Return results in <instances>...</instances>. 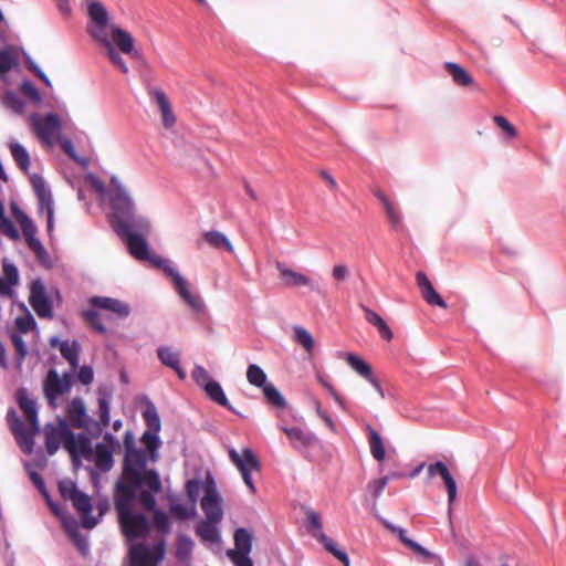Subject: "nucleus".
<instances>
[{
    "label": "nucleus",
    "mask_w": 566,
    "mask_h": 566,
    "mask_svg": "<svg viewBox=\"0 0 566 566\" xmlns=\"http://www.w3.org/2000/svg\"><path fill=\"white\" fill-rule=\"evenodd\" d=\"M163 491H150L144 484H115L114 505L118 513V522L124 535L130 539L145 536L149 523L144 514H134L132 505L137 500L144 510H154L156 495Z\"/></svg>",
    "instance_id": "obj_1"
},
{
    "label": "nucleus",
    "mask_w": 566,
    "mask_h": 566,
    "mask_svg": "<svg viewBox=\"0 0 566 566\" xmlns=\"http://www.w3.org/2000/svg\"><path fill=\"white\" fill-rule=\"evenodd\" d=\"M125 458L120 478L116 484H144L150 491H163V483L158 472L147 468L144 451L135 448V439L130 431L124 437Z\"/></svg>",
    "instance_id": "obj_2"
},
{
    "label": "nucleus",
    "mask_w": 566,
    "mask_h": 566,
    "mask_svg": "<svg viewBox=\"0 0 566 566\" xmlns=\"http://www.w3.org/2000/svg\"><path fill=\"white\" fill-rule=\"evenodd\" d=\"M87 14L92 21V24L88 27V34L101 45H103L106 50V56L112 62V64L120 70L124 74L128 73V66L125 63L124 59L120 56L119 52L116 50L114 44L106 35V28L108 25V12L102 2L93 0L87 4Z\"/></svg>",
    "instance_id": "obj_3"
},
{
    "label": "nucleus",
    "mask_w": 566,
    "mask_h": 566,
    "mask_svg": "<svg viewBox=\"0 0 566 566\" xmlns=\"http://www.w3.org/2000/svg\"><path fill=\"white\" fill-rule=\"evenodd\" d=\"M111 184L113 190L111 192V207L113 211L112 226L115 232H126L127 228H138L148 230L149 224L145 220H135L134 217V202L128 196L123 186L119 185L115 177L112 178Z\"/></svg>",
    "instance_id": "obj_4"
},
{
    "label": "nucleus",
    "mask_w": 566,
    "mask_h": 566,
    "mask_svg": "<svg viewBox=\"0 0 566 566\" xmlns=\"http://www.w3.org/2000/svg\"><path fill=\"white\" fill-rule=\"evenodd\" d=\"M144 261H149L155 268L164 271V273L171 280L179 296L192 311L201 312L203 310L201 298L189 291L188 282L179 274L168 260L149 253V258Z\"/></svg>",
    "instance_id": "obj_5"
},
{
    "label": "nucleus",
    "mask_w": 566,
    "mask_h": 566,
    "mask_svg": "<svg viewBox=\"0 0 566 566\" xmlns=\"http://www.w3.org/2000/svg\"><path fill=\"white\" fill-rule=\"evenodd\" d=\"M228 453L232 463L240 471L245 485L249 488L251 493H255L256 489L252 481L251 472H258L261 470V462L258 455L249 448L242 449L241 452L231 448Z\"/></svg>",
    "instance_id": "obj_6"
},
{
    "label": "nucleus",
    "mask_w": 566,
    "mask_h": 566,
    "mask_svg": "<svg viewBox=\"0 0 566 566\" xmlns=\"http://www.w3.org/2000/svg\"><path fill=\"white\" fill-rule=\"evenodd\" d=\"M45 449L50 455H53L63 444L65 449H71L73 443V431L65 419L60 418L57 423H46L44 427Z\"/></svg>",
    "instance_id": "obj_7"
},
{
    "label": "nucleus",
    "mask_w": 566,
    "mask_h": 566,
    "mask_svg": "<svg viewBox=\"0 0 566 566\" xmlns=\"http://www.w3.org/2000/svg\"><path fill=\"white\" fill-rule=\"evenodd\" d=\"M8 421L20 449L25 454H31L34 447V437L40 432L39 423L30 424V428H27L14 411L8 412Z\"/></svg>",
    "instance_id": "obj_8"
},
{
    "label": "nucleus",
    "mask_w": 566,
    "mask_h": 566,
    "mask_svg": "<svg viewBox=\"0 0 566 566\" xmlns=\"http://www.w3.org/2000/svg\"><path fill=\"white\" fill-rule=\"evenodd\" d=\"M72 375L64 374L62 377L55 369H50L43 382V391L48 402L55 407L57 397L70 391L72 387Z\"/></svg>",
    "instance_id": "obj_9"
},
{
    "label": "nucleus",
    "mask_w": 566,
    "mask_h": 566,
    "mask_svg": "<svg viewBox=\"0 0 566 566\" xmlns=\"http://www.w3.org/2000/svg\"><path fill=\"white\" fill-rule=\"evenodd\" d=\"M32 188L39 201V211L46 212L48 231L51 232L53 229V200L51 191L46 188L44 179L34 175L31 178Z\"/></svg>",
    "instance_id": "obj_10"
},
{
    "label": "nucleus",
    "mask_w": 566,
    "mask_h": 566,
    "mask_svg": "<svg viewBox=\"0 0 566 566\" xmlns=\"http://www.w3.org/2000/svg\"><path fill=\"white\" fill-rule=\"evenodd\" d=\"M427 474L428 479H432L436 475L440 476L447 493H448V506H449V513L452 511V505L454 501L457 500L458 494V486L454 478L452 476L449 468L447 464L442 461H437L434 463H430L427 465Z\"/></svg>",
    "instance_id": "obj_11"
},
{
    "label": "nucleus",
    "mask_w": 566,
    "mask_h": 566,
    "mask_svg": "<svg viewBox=\"0 0 566 566\" xmlns=\"http://www.w3.org/2000/svg\"><path fill=\"white\" fill-rule=\"evenodd\" d=\"M29 303L40 318H52L53 308L40 280L33 281L30 289Z\"/></svg>",
    "instance_id": "obj_12"
},
{
    "label": "nucleus",
    "mask_w": 566,
    "mask_h": 566,
    "mask_svg": "<svg viewBox=\"0 0 566 566\" xmlns=\"http://www.w3.org/2000/svg\"><path fill=\"white\" fill-rule=\"evenodd\" d=\"M32 126L38 138L50 145L60 130L61 124L56 115L48 114L45 116H33Z\"/></svg>",
    "instance_id": "obj_13"
},
{
    "label": "nucleus",
    "mask_w": 566,
    "mask_h": 566,
    "mask_svg": "<svg viewBox=\"0 0 566 566\" xmlns=\"http://www.w3.org/2000/svg\"><path fill=\"white\" fill-rule=\"evenodd\" d=\"M360 428L367 434L369 451L374 460L379 463V470H384V461L386 459V449L384 439L380 433L365 419L359 421Z\"/></svg>",
    "instance_id": "obj_14"
},
{
    "label": "nucleus",
    "mask_w": 566,
    "mask_h": 566,
    "mask_svg": "<svg viewBox=\"0 0 566 566\" xmlns=\"http://www.w3.org/2000/svg\"><path fill=\"white\" fill-rule=\"evenodd\" d=\"M90 303L99 310H104L109 312L108 315L113 318H124L129 315V306L116 298L104 297V296H94L90 300Z\"/></svg>",
    "instance_id": "obj_15"
},
{
    "label": "nucleus",
    "mask_w": 566,
    "mask_h": 566,
    "mask_svg": "<svg viewBox=\"0 0 566 566\" xmlns=\"http://www.w3.org/2000/svg\"><path fill=\"white\" fill-rule=\"evenodd\" d=\"M134 228H127L126 232H116L125 239L129 253L137 260L149 258V250L144 237L133 232Z\"/></svg>",
    "instance_id": "obj_16"
},
{
    "label": "nucleus",
    "mask_w": 566,
    "mask_h": 566,
    "mask_svg": "<svg viewBox=\"0 0 566 566\" xmlns=\"http://www.w3.org/2000/svg\"><path fill=\"white\" fill-rule=\"evenodd\" d=\"M71 502L74 509L82 515L83 527L93 528L97 522L91 516L92 503L90 496L80 490H73Z\"/></svg>",
    "instance_id": "obj_17"
},
{
    "label": "nucleus",
    "mask_w": 566,
    "mask_h": 566,
    "mask_svg": "<svg viewBox=\"0 0 566 566\" xmlns=\"http://www.w3.org/2000/svg\"><path fill=\"white\" fill-rule=\"evenodd\" d=\"M111 42L122 53L129 54L135 59H140L142 53L135 49L134 38L124 29L119 27H112V40Z\"/></svg>",
    "instance_id": "obj_18"
},
{
    "label": "nucleus",
    "mask_w": 566,
    "mask_h": 566,
    "mask_svg": "<svg viewBox=\"0 0 566 566\" xmlns=\"http://www.w3.org/2000/svg\"><path fill=\"white\" fill-rule=\"evenodd\" d=\"M66 417L70 423L77 429H86L88 426V416L81 398H73L66 407Z\"/></svg>",
    "instance_id": "obj_19"
},
{
    "label": "nucleus",
    "mask_w": 566,
    "mask_h": 566,
    "mask_svg": "<svg viewBox=\"0 0 566 566\" xmlns=\"http://www.w3.org/2000/svg\"><path fill=\"white\" fill-rule=\"evenodd\" d=\"M149 95L153 101L157 104L160 113H161V120L165 128L169 129L171 128L176 123V116L172 112L170 102L161 90L151 88L149 91Z\"/></svg>",
    "instance_id": "obj_20"
},
{
    "label": "nucleus",
    "mask_w": 566,
    "mask_h": 566,
    "mask_svg": "<svg viewBox=\"0 0 566 566\" xmlns=\"http://www.w3.org/2000/svg\"><path fill=\"white\" fill-rule=\"evenodd\" d=\"M416 281L424 301L430 305H436L442 308H447L446 301L434 290L432 283L423 272L416 274Z\"/></svg>",
    "instance_id": "obj_21"
},
{
    "label": "nucleus",
    "mask_w": 566,
    "mask_h": 566,
    "mask_svg": "<svg viewBox=\"0 0 566 566\" xmlns=\"http://www.w3.org/2000/svg\"><path fill=\"white\" fill-rule=\"evenodd\" d=\"M201 509L206 520L212 523H220L223 517L221 499L214 491H208L201 500Z\"/></svg>",
    "instance_id": "obj_22"
},
{
    "label": "nucleus",
    "mask_w": 566,
    "mask_h": 566,
    "mask_svg": "<svg viewBox=\"0 0 566 566\" xmlns=\"http://www.w3.org/2000/svg\"><path fill=\"white\" fill-rule=\"evenodd\" d=\"M283 431L289 437L291 444L297 450H303L318 442L314 434L306 432L298 427L283 428Z\"/></svg>",
    "instance_id": "obj_23"
},
{
    "label": "nucleus",
    "mask_w": 566,
    "mask_h": 566,
    "mask_svg": "<svg viewBox=\"0 0 566 566\" xmlns=\"http://www.w3.org/2000/svg\"><path fill=\"white\" fill-rule=\"evenodd\" d=\"M65 450L70 453L74 463L78 461L80 457L87 459L92 455L91 440L85 433H80L78 436L73 433V443L71 449Z\"/></svg>",
    "instance_id": "obj_24"
},
{
    "label": "nucleus",
    "mask_w": 566,
    "mask_h": 566,
    "mask_svg": "<svg viewBox=\"0 0 566 566\" xmlns=\"http://www.w3.org/2000/svg\"><path fill=\"white\" fill-rule=\"evenodd\" d=\"M202 241L208 243L216 250H226L229 253H233L234 249L229 239L219 231H207L202 234V239L197 240V248L200 249Z\"/></svg>",
    "instance_id": "obj_25"
},
{
    "label": "nucleus",
    "mask_w": 566,
    "mask_h": 566,
    "mask_svg": "<svg viewBox=\"0 0 566 566\" xmlns=\"http://www.w3.org/2000/svg\"><path fill=\"white\" fill-rule=\"evenodd\" d=\"M130 566H157L155 556L149 552L146 545L137 544L129 551Z\"/></svg>",
    "instance_id": "obj_26"
},
{
    "label": "nucleus",
    "mask_w": 566,
    "mask_h": 566,
    "mask_svg": "<svg viewBox=\"0 0 566 566\" xmlns=\"http://www.w3.org/2000/svg\"><path fill=\"white\" fill-rule=\"evenodd\" d=\"M17 401L20 409L23 411L30 424L39 423L38 409L35 401L29 397L25 389H19L17 392Z\"/></svg>",
    "instance_id": "obj_27"
},
{
    "label": "nucleus",
    "mask_w": 566,
    "mask_h": 566,
    "mask_svg": "<svg viewBox=\"0 0 566 566\" xmlns=\"http://www.w3.org/2000/svg\"><path fill=\"white\" fill-rule=\"evenodd\" d=\"M356 374L363 377L366 381H368L375 390L378 392L381 399L385 398V392L381 387V384L377 376L375 375L371 366L366 363L364 359L356 356Z\"/></svg>",
    "instance_id": "obj_28"
},
{
    "label": "nucleus",
    "mask_w": 566,
    "mask_h": 566,
    "mask_svg": "<svg viewBox=\"0 0 566 566\" xmlns=\"http://www.w3.org/2000/svg\"><path fill=\"white\" fill-rule=\"evenodd\" d=\"M361 308L365 313V319L377 328L380 337L384 340L390 342L394 338V333L388 326V324L384 321V318L379 314L367 308L364 305H361Z\"/></svg>",
    "instance_id": "obj_29"
},
{
    "label": "nucleus",
    "mask_w": 566,
    "mask_h": 566,
    "mask_svg": "<svg viewBox=\"0 0 566 566\" xmlns=\"http://www.w3.org/2000/svg\"><path fill=\"white\" fill-rule=\"evenodd\" d=\"M405 475V472H390L380 479L370 481L367 485V493L370 495L373 504L375 505L376 500L380 496L389 481L403 478Z\"/></svg>",
    "instance_id": "obj_30"
},
{
    "label": "nucleus",
    "mask_w": 566,
    "mask_h": 566,
    "mask_svg": "<svg viewBox=\"0 0 566 566\" xmlns=\"http://www.w3.org/2000/svg\"><path fill=\"white\" fill-rule=\"evenodd\" d=\"M443 66L446 71L451 75L452 81L455 85L469 86L473 84V77L460 64L454 62H446Z\"/></svg>",
    "instance_id": "obj_31"
},
{
    "label": "nucleus",
    "mask_w": 566,
    "mask_h": 566,
    "mask_svg": "<svg viewBox=\"0 0 566 566\" xmlns=\"http://www.w3.org/2000/svg\"><path fill=\"white\" fill-rule=\"evenodd\" d=\"M157 354L164 365L172 368L180 379H185L186 373L179 365L180 358L178 353L171 350L169 347H159Z\"/></svg>",
    "instance_id": "obj_32"
},
{
    "label": "nucleus",
    "mask_w": 566,
    "mask_h": 566,
    "mask_svg": "<svg viewBox=\"0 0 566 566\" xmlns=\"http://www.w3.org/2000/svg\"><path fill=\"white\" fill-rule=\"evenodd\" d=\"M84 319L87 324L97 333L105 334L107 328L104 323H109L113 321L111 315L102 314L96 310H88L83 313Z\"/></svg>",
    "instance_id": "obj_33"
},
{
    "label": "nucleus",
    "mask_w": 566,
    "mask_h": 566,
    "mask_svg": "<svg viewBox=\"0 0 566 566\" xmlns=\"http://www.w3.org/2000/svg\"><path fill=\"white\" fill-rule=\"evenodd\" d=\"M281 277L287 286H304L310 284V279L302 273L285 268L282 263L276 265Z\"/></svg>",
    "instance_id": "obj_34"
},
{
    "label": "nucleus",
    "mask_w": 566,
    "mask_h": 566,
    "mask_svg": "<svg viewBox=\"0 0 566 566\" xmlns=\"http://www.w3.org/2000/svg\"><path fill=\"white\" fill-rule=\"evenodd\" d=\"M234 549H229L227 553H243L250 554L252 549V534L245 528H238L234 532Z\"/></svg>",
    "instance_id": "obj_35"
},
{
    "label": "nucleus",
    "mask_w": 566,
    "mask_h": 566,
    "mask_svg": "<svg viewBox=\"0 0 566 566\" xmlns=\"http://www.w3.org/2000/svg\"><path fill=\"white\" fill-rule=\"evenodd\" d=\"M217 523L210 521H201L196 526V534L207 543L216 544L220 541L219 531L216 527Z\"/></svg>",
    "instance_id": "obj_36"
},
{
    "label": "nucleus",
    "mask_w": 566,
    "mask_h": 566,
    "mask_svg": "<svg viewBox=\"0 0 566 566\" xmlns=\"http://www.w3.org/2000/svg\"><path fill=\"white\" fill-rule=\"evenodd\" d=\"M207 396L214 401L216 403L227 408L230 411H234L232 406L229 403L222 387L220 384L216 380L208 382L206 387L203 388Z\"/></svg>",
    "instance_id": "obj_37"
},
{
    "label": "nucleus",
    "mask_w": 566,
    "mask_h": 566,
    "mask_svg": "<svg viewBox=\"0 0 566 566\" xmlns=\"http://www.w3.org/2000/svg\"><path fill=\"white\" fill-rule=\"evenodd\" d=\"M60 353L64 359L67 360L72 369H76L78 366V354L80 345L77 342L64 340L60 344Z\"/></svg>",
    "instance_id": "obj_38"
},
{
    "label": "nucleus",
    "mask_w": 566,
    "mask_h": 566,
    "mask_svg": "<svg viewBox=\"0 0 566 566\" xmlns=\"http://www.w3.org/2000/svg\"><path fill=\"white\" fill-rule=\"evenodd\" d=\"M0 233L11 240L20 239V233L13 222L6 216V209L0 200Z\"/></svg>",
    "instance_id": "obj_39"
},
{
    "label": "nucleus",
    "mask_w": 566,
    "mask_h": 566,
    "mask_svg": "<svg viewBox=\"0 0 566 566\" xmlns=\"http://www.w3.org/2000/svg\"><path fill=\"white\" fill-rule=\"evenodd\" d=\"M10 151L19 168L23 171H28L31 161L27 149L18 143H11Z\"/></svg>",
    "instance_id": "obj_40"
},
{
    "label": "nucleus",
    "mask_w": 566,
    "mask_h": 566,
    "mask_svg": "<svg viewBox=\"0 0 566 566\" xmlns=\"http://www.w3.org/2000/svg\"><path fill=\"white\" fill-rule=\"evenodd\" d=\"M192 548V539L186 534H179L176 543V557L181 562L187 560L191 555Z\"/></svg>",
    "instance_id": "obj_41"
},
{
    "label": "nucleus",
    "mask_w": 566,
    "mask_h": 566,
    "mask_svg": "<svg viewBox=\"0 0 566 566\" xmlns=\"http://www.w3.org/2000/svg\"><path fill=\"white\" fill-rule=\"evenodd\" d=\"M95 464L102 470H109L113 464L112 452L103 443H97L95 447Z\"/></svg>",
    "instance_id": "obj_42"
},
{
    "label": "nucleus",
    "mask_w": 566,
    "mask_h": 566,
    "mask_svg": "<svg viewBox=\"0 0 566 566\" xmlns=\"http://www.w3.org/2000/svg\"><path fill=\"white\" fill-rule=\"evenodd\" d=\"M247 379L250 385L263 388L269 382L266 381V374L263 371V369L255 365L250 364L247 369Z\"/></svg>",
    "instance_id": "obj_43"
},
{
    "label": "nucleus",
    "mask_w": 566,
    "mask_h": 566,
    "mask_svg": "<svg viewBox=\"0 0 566 566\" xmlns=\"http://www.w3.org/2000/svg\"><path fill=\"white\" fill-rule=\"evenodd\" d=\"M294 340L300 344L307 353H312L315 342L308 331L302 326H294Z\"/></svg>",
    "instance_id": "obj_44"
},
{
    "label": "nucleus",
    "mask_w": 566,
    "mask_h": 566,
    "mask_svg": "<svg viewBox=\"0 0 566 566\" xmlns=\"http://www.w3.org/2000/svg\"><path fill=\"white\" fill-rule=\"evenodd\" d=\"M148 511L153 512L154 527L157 531L161 532L163 534H169L171 531V523L169 521L168 515L164 511L158 510L157 505L155 506L154 510H148Z\"/></svg>",
    "instance_id": "obj_45"
},
{
    "label": "nucleus",
    "mask_w": 566,
    "mask_h": 566,
    "mask_svg": "<svg viewBox=\"0 0 566 566\" xmlns=\"http://www.w3.org/2000/svg\"><path fill=\"white\" fill-rule=\"evenodd\" d=\"M263 395L266 399V401L276 407V408H284L286 406V401L284 397L281 395V392L273 386V384L269 382L263 388Z\"/></svg>",
    "instance_id": "obj_46"
},
{
    "label": "nucleus",
    "mask_w": 566,
    "mask_h": 566,
    "mask_svg": "<svg viewBox=\"0 0 566 566\" xmlns=\"http://www.w3.org/2000/svg\"><path fill=\"white\" fill-rule=\"evenodd\" d=\"M319 542L324 544L325 548L332 553L337 559H339L344 566H349V557L343 551H339L335 543L327 537L325 534H321Z\"/></svg>",
    "instance_id": "obj_47"
},
{
    "label": "nucleus",
    "mask_w": 566,
    "mask_h": 566,
    "mask_svg": "<svg viewBox=\"0 0 566 566\" xmlns=\"http://www.w3.org/2000/svg\"><path fill=\"white\" fill-rule=\"evenodd\" d=\"M378 198L384 203V207L386 209L387 217L389 218L391 224L395 228L400 227L401 224V217L400 213L395 209L394 205L388 200V198L385 195H378Z\"/></svg>",
    "instance_id": "obj_48"
},
{
    "label": "nucleus",
    "mask_w": 566,
    "mask_h": 566,
    "mask_svg": "<svg viewBox=\"0 0 566 566\" xmlns=\"http://www.w3.org/2000/svg\"><path fill=\"white\" fill-rule=\"evenodd\" d=\"M169 512L177 520L185 521L190 518L196 513V510L195 506H192V509L189 510L187 506L180 503H171L169 506Z\"/></svg>",
    "instance_id": "obj_49"
},
{
    "label": "nucleus",
    "mask_w": 566,
    "mask_h": 566,
    "mask_svg": "<svg viewBox=\"0 0 566 566\" xmlns=\"http://www.w3.org/2000/svg\"><path fill=\"white\" fill-rule=\"evenodd\" d=\"M98 411H99V421L101 429L108 427L111 418H109V398L106 396H101L98 398Z\"/></svg>",
    "instance_id": "obj_50"
},
{
    "label": "nucleus",
    "mask_w": 566,
    "mask_h": 566,
    "mask_svg": "<svg viewBox=\"0 0 566 566\" xmlns=\"http://www.w3.org/2000/svg\"><path fill=\"white\" fill-rule=\"evenodd\" d=\"M144 420L147 427L154 432H158L160 430V419L154 407L147 408L143 413Z\"/></svg>",
    "instance_id": "obj_51"
},
{
    "label": "nucleus",
    "mask_w": 566,
    "mask_h": 566,
    "mask_svg": "<svg viewBox=\"0 0 566 566\" xmlns=\"http://www.w3.org/2000/svg\"><path fill=\"white\" fill-rule=\"evenodd\" d=\"M28 247L35 253L36 258L40 261H45L48 259V252L41 241L36 238V235L31 238H25Z\"/></svg>",
    "instance_id": "obj_52"
},
{
    "label": "nucleus",
    "mask_w": 566,
    "mask_h": 566,
    "mask_svg": "<svg viewBox=\"0 0 566 566\" xmlns=\"http://www.w3.org/2000/svg\"><path fill=\"white\" fill-rule=\"evenodd\" d=\"M28 247L35 253L36 258L40 261H45L48 259V252L41 241L36 238V235L31 238H25Z\"/></svg>",
    "instance_id": "obj_53"
},
{
    "label": "nucleus",
    "mask_w": 566,
    "mask_h": 566,
    "mask_svg": "<svg viewBox=\"0 0 566 566\" xmlns=\"http://www.w3.org/2000/svg\"><path fill=\"white\" fill-rule=\"evenodd\" d=\"M15 326L21 333L27 334L34 328L35 321L30 313H27L15 318Z\"/></svg>",
    "instance_id": "obj_54"
},
{
    "label": "nucleus",
    "mask_w": 566,
    "mask_h": 566,
    "mask_svg": "<svg viewBox=\"0 0 566 566\" xmlns=\"http://www.w3.org/2000/svg\"><path fill=\"white\" fill-rule=\"evenodd\" d=\"M157 432H150V431H146L144 432L143 437H142V441L143 443L145 444L146 449L151 453V459L155 460V451L159 444V439H158V436L156 434Z\"/></svg>",
    "instance_id": "obj_55"
},
{
    "label": "nucleus",
    "mask_w": 566,
    "mask_h": 566,
    "mask_svg": "<svg viewBox=\"0 0 566 566\" xmlns=\"http://www.w3.org/2000/svg\"><path fill=\"white\" fill-rule=\"evenodd\" d=\"M21 92L24 96L29 97L35 104H39L42 101L40 92L30 81L22 82Z\"/></svg>",
    "instance_id": "obj_56"
},
{
    "label": "nucleus",
    "mask_w": 566,
    "mask_h": 566,
    "mask_svg": "<svg viewBox=\"0 0 566 566\" xmlns=\"http://www.w3.org/2000/svg\"><path fill=\"white\" fill-rule=\"evenodd\" d=\"M494 123L501 128L509 138H514L517 135L516 128L502 115H496L493 118Z\"/></svg>",
    "instance_id": "obj_57"
},
{
    "label": "nucleus",
    "mask_w": 566,
    "mask_h": 566,
    "mask_svg": "<svg viewBox=\"0 0 566 566\" xmlns=\"http://www.w3.org/2000/svg\"><path fill=\"white\" fill-rule=\"evenodd\" d=\"M307 520H308L310 528L313 533V536L319 541L321 534H324L322 532V523H321L319 514L314 511H311L307 513Z\"/></svg>",
    "instance_id": "obj_58"
},
{
    "label": "nucleus",
    "mask_w": 566,
    "mask_h": 566,
    "mask_svg": "<svg viewBox=\"0 0 566 566\" xmlns=\"http://www.w3.org/2000/svg\"><path fill=\"white\" fill-rule=\"evenodd\" d=\"M192 378L200 387L205 388L208 382L213 381L209 373L201 366H196L192 370Z\"/></svg>",
    "instance_id": "obj_59"
},
{
    "label": "nucleus",
    "mask_w": 566,
    "mask_h": 566,
    "mask_svg": "<svg viewBox=\"0 0 566 566\" xmlns=\"http://www.w3.org/2000/svg\"><path fill=\"white\" fill-rule=\"evenodd\" d=\"M19 224L21 227L24 239L36 235V226L29 217H23V220H20Z\"/></svg>",
    "instance_id": "obj_60"
},
{
    "label": "nucleus",
    "mask_w": 566,
    "mask_h": 566,
    "mask_svg": "<svg viewBox=\"0 0 566 566\" xmlns=\"http://www.w3.org/2000/svg\"><path fill=\"white\" fill-rule=\"evenodd\" d=\"M11 340L19 356V361H23L27 356V346L24 344V340L18 334H12Z\"/></svg>",
    "instance_id": "obj_61"
},
{
    "label": "nucleus",
    "mask_w": 566,
    "mask_h": 566,
    "mask_svg": "<svg viewBox=\"0 0 566 566\" xmlns=\"http://www.w3.org/2000/svg\"><path fill=\"white\" fill-rule=\"evenodd\" d=\"M227 555L235 566H253V562L249 557V554L227 553Z\"/></svg>",
    "instance_id": "obj_62"
},
{
    "label": "nucleus",
    "mask_w": 566,
    "mask_h": 566,
    "mask_svg": "<svg viewBox=\"0 0 566 566\" xmlns=\"http://www.w3.org/2000/svg\"><path fill=\"white\" fill-rule=\"evenodd\" d=\"M13 65L12 56L7 51H0V75L11 70Z\"/></svg>",
    "instance_id": "obj_63"
},
{
    "label": "nucleus",
    "mask_w": 566,
    "mask_h": 566,
    "mask_svg": "<svg viewBox=\"0 0 566 566\" xmlns=\"http://www.w3.org/2000/svg\"><path fill=\"white\" fill-rule=\"evenodd\" d=\"M78 381L83 385H90L94 379L93 369L88 366L80 368L77 374Z\"/></svg>",
    "instance_id": "obj_64"
}]
</instances>
